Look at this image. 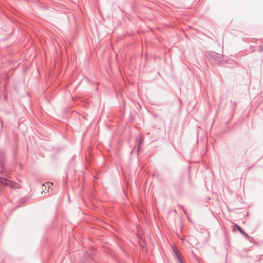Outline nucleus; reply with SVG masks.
<instances>
[{"instance_id":"nucleus-1","label":"nucleus","mask_w":263,"mask_h":263,"mask_svg":"<svg viewBox=\"0 0 263 263\" xmlns=\"http://www.w3.org/2000/svg\"><path fill=\"white\" fill-rule=\"evenodd\" d=\"M51 185H52V183L46 182L45 184H43L42 185V192L45 193L46 192H48Z\"/></svg>"},{"instance_id":"nucleus-2","label":"nucleus","mask_w":263,"mask_h":263,"mask_svg":"<svg viewBox=\"0 0 263 263\" xmlns=\"http://www.w3.org/2000/svg\"><path fill=\"white\" fill-rule=\"evenodd\" d=\"M7 186H11L13 188H19V185L15 182H13L10 180H8Z\"/></svg>"},{"instance_id":"nucleus-3","label":"nucleus","mask_w":263,"mask_h":263,"mask_svg":"<svg viewBox=\"0 0 263 263\" xmlns=\"http://www.w3.org/2000/svg\"><path fill=\"white\" fill-rule=\"evenodd\" d=\"M8 180H7L5 178H0V183L2 184H4L6 185H7Z\"/></svg>"},{"instance_id":"nucleus-4","label":"nucleus","mask_w":263,"mask_h":263,"mask_svg":"<svg viewBox=\"0 0 263 263\" xmlns=\"http://www.w3.org/2000/svg\"><path fill=\"white\" fill-rule=\"evenodd\" d=\"M173 251H174V253L175 254L176 257L180 260V259L179 255V253H178L177 249L176 248H173Z\"/></svg>"},{"instance_id":"nucleus-5","label":"nucleus","mask_w":263,"mask_h":263,"mask_svg":"<svg viewBox=\"0 0 263 263\" xmlns=\"http://www.w3.org/2000/svg\"><path fill=\"white\" fill-rule=\"evenodd\" d=\"M236 227L237 228V229L238 230V231L242 234L245 235H247V234L243 231L242 229L240 227H239L237 225H236Z\"/></svg>"}]
</instances>
